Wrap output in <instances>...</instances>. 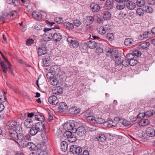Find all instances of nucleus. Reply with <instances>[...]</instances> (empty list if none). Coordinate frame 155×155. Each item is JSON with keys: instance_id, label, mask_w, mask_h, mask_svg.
I'll return each mask as SVG.
<instances>
[{"instance_id": "obj_63", "label": "nucleus", "mask_w": 155, "mask_h": 155, "mask_svg": "<svg viewBox=\"0 0 155 155\" xmlns=\"http://www.w3.org/2000/svg\"><path fill=\"white\" fill-rule=\"evenodd\" d=\"M37 155H48L47 151H42Z\"/></svg>"}, {"instance_id": "obj_2", "label": "nucleus", "mask_w": 155, "mask_h": 155, "mask_svg": "<svg viewBox=\"0 0 155 155\" xmlns=\"http://www.w3.org/2000/svg\"><path fill=\"white\" fill-rule=\"evenodd\" d=\"M75 127L74 121L73 120H71L68 122L65 123L63 126L64 128L66 130H73Z\"/></svg>"}, {"instance_id": "obj_31", "label": "nucleus", "mask_w": 155, "mask_h": 155, "mask_svg": "<svg viewBox=\"0 0 155 155\" xmlns=\"http://www.w3.org/2000/svg\"><path fill=\"white\" fill-rule=\"evenodd\" d=\"M134 41L132 39L130 38H126L125 40L124 44L126 45L130 46L133 45Z\"/></svg>"}, {"instance_id": "obj_61", "label": "nucleus", "mask_w": 155, "mask_h": 155, "mask_svg": "<svg viewBox=\"0 0 155 155\" xmlns=\"http://www.w3.org/2000/svg\"><path fill=\"white\" fill-rule=\"evenodd\" d=\"M24 138L26 140H31V137L29 134L27 135H26L24 136Z\"/></svg>"}, {"instance_id": "obj_64", "label": "nucleus", "mask_w": 155, "mask_h": 155, "mask_svg": "<svg viewBox=\"0 0 155 155\" xmlns=\"http://www.w3.org/2000/svg\"><path fill=\"white\" fill-rule=\"evenodd\" d=\"M145 133L143 132H139L138 133V135L140 137H143L144 136Z\"/></svg>"}, {"instance_id": "obj_50", "label": "nucleus", "mask_w": 155, "mask_h": 155, "mask_svg": "<svg viewBox=\"0 0 155 155\" xmlns=\"http://www.w3.org/2000/svg\"><path fill=\"white\" fill-rule=\"evenodd\" d=\"M155 113V112L153 110L148 111L145 113V116L150 117L153 115Z\"/></svg>"}, {"instance_id": "obj_29", "label": "nucleus", "mask_w": 155, "mask_h": 155, "mask_svg": "<svg viewBox=\"0 0 155 155\" xmlns=\"http://www.w3.org/2000/svg\"><path fill=\"white\" fill-rule=\"evenodd\" d=\"M150 45V43L149 42H146L139 45L138 46V48L140 49H145L149 47Z\"/></svg>"}, {"instance_id": "obj_1", "label": "nucleus", "mask_w": 155, "mask_h": 155, "mask_svg": "<svg viewBox=\"0 0 155 155\" xmlns=\"http://www.w3.org/2000/svg\"><path fill=\"white\" fill-rule=\"evenodd\" d=\"M74 133L73 134L70 131H67L64 132L63 134L64 137L68 139V140L70 142H75L76 140V137L74 135Z\"/></svg>"}, {"instance_id": "obj_5", "label": "nucleus", "mask_w": 155, "mask_h": 155, "mask_svg": "<svg viewBox=\"0 0 155 155\" xmlns=\"http://www.w3.org/2000/svg\"><path fill=\"white\" fill-rule=\"evenodd\" d=\"M50 70L51 73H54L56 76L57 75V77L59 76V78H60V77L61 76L60 73L61 72V70L60 68L58 66H52L50 68Z\"/></svg>"}, {"instance_id": "obj_53", "label": "nucleus", "mask_w": 155, "mask_h": 155, "mask_svg": "<svg viewBox=\"0 0 155 155\" xmlns=\"http://www.w3.org/2000/svg\"><path fill=\"white\" fill-rule=\"evenodd\" d=\"M35 145L32 142H28L26 147H27L28 148H29L30 149H32V147L34 146Z\"/></svg>"}, {"instance_id": "obj_15", "label": "nucleus", "mask_w": 155, "mask_h": 155, "mask_svg": "<svg viewBox=\"0 0 155 155\" xmlns=\"http://www.w3.org/2000/svg\"><path fill=\"white\" fill-rule=\"evenodd\" d=\"M146 134L149 137H153L155 134V131L153 128L149 127L146 130Z\"/></svg>"}, {"instance_id": "obj_22", "label": "nucleus", "mask_w": 155, "mask_h": 155, "mask_svg": "<svg viewBox=\"0 0 155 155\" xmlns=\"http://www.w3.org/2000/svg\"><path fill=\"white\" fill-rule=\"evenodd\" d=\"M32 16L33 18L35 19L39 20L42 18V15L41 13L36 11L33 12Z\"/></svg>"}, {"instance_id": "obj_7", "label": "nucleus", "mask_w": 155, "mask_h": 155, "mask_svg": "<svg viewBox=\"0 0 155 155\" xmlns=\"http://www.w3.org/2000/svg\"><path fill=\"white\" fill-rule=\"evenodd\" d=\"M70 150L78 155L79 154H81V153L82 152V149L81 147L78 146L76 145L71 146L70 147Z\"/></svg>"}, {"instance_id": "obj_62", "label": "nucleus", "mask_w": 155, "mask_h": 155, "mask_svg": "<svg viewBox=\"0 0 155 155\" xmlns=\"http://www.w3.org/2000/svg\"><path fill=\"white\" fill-rule=\"evenodd\" d=\"M74 40V38L71 37H69L67 39L68 41L70 43L72 44L73 42V41Z\"/></svg>"}, {"instance_id": "obj_36", "label": "nucleus", "mask_w": 155, "mask_h": 155, "mask_svg": "<svg viewBox=\"0 0 155 155\" xmlns=\"http://www.w3.org/2000/svg\"><path fill=\"white\" fill-rule=\"evenodd\" d=\"M95 120V124H103L106 123L105 120L101 117H96Z\"/></svg>"}, {"instance_id": "obj_26", "label": "nucleus", "mask_w": 155, "mask_h": 155, "mask_svg": "<svg viewBox=\"0 0 155 155\" xmlns=\"http://www.w3.org/2000/svg\"><path fill=\"white\" fill-rule=\"evenodd\" d=\"M52 92L53 94H61L63 92V89L62 87H58L53 90Z\"/></svg>"}, {"instance_id": "obj_47", "label": "nucleus", "mask_w": 155, "mask_h": 155, "mask_svg": "<svg viewBox=\"0 0 155 155\" xmlns=\"http://www.w3.org/2000/svg\"><path fill=\"white\" fill-rule=\"evenodd\" d=\"M110 53L111 54V57L113 58L117 56V52L115 49H110Z\"/></svg>"}, {"instance_id": "obj_51", "label": "nucleus", "mask_w": 155, "mask_h": 155, "mask_svg": "<svg viewBox=\"0 0 155 155\" xmlns=\"http://www.w3.org/2000/svg\"><path fill=\"white\" fill-rule=\"evenodd\" d=\"M0 65L2 69L3 72H4L5 73H6L8 70L7 68L5 66L4 63L3 62H1L0 63Z\"/></svg>"}, {"instance_id": "obj_8", "label": "nucleus", "mask_w": 155, "mask_h": 155, "mask_svg": "<svg viewBox=\"0 0 155 155\" xmlns=\"http://www.w3.org/2000/svg\"><path fill=\"white\" fill-rule=\"evenodd\" d=\"M77 134L81 137H84L86 133L85 129L83 127H80L76 130Z\"/></svg>"}, {"instance_id": "obj_56", "label": "nucleus", "mask_w": 155, "mask_h": 155, "mask_svg": "<svg viewBox=\"0 0 155 155\" xmlns=\"http://www.w3.org/2000/svg\"><path fill=\"white\" fill-rule=\"evenodd\" d=\"M89 38L95 40H98L100 39V38L99 36L94 35H92L91 36L90 35Z\"/></svg>"}, {"instance_id": "obj_59", "label": "nucleus", "mask_w": 155, "mask_h": 155, "mask_svg": "<svg viewBox=\"0 0 155 155\" xmlns=\"http://www.w3.org/2000/svg\"><path fill=\"white\" fill-rule=\"evenodd\" d=\"M33 40L31 39L28 40L26 42V45H30L33 43Z\"/></svg>"}, {"instance_id": "obj_49", "label": "nucleus", "mask_w": 155, "mask_h": 155, "mask_svg": "<svg viewBox=\"0 0 155 155\" xmlns=\"http://www.w3.org/2000/svg\"><path fill=\"white\" fill-rule=\"evenodd\" d=\"M124 65L125 66H127L129 64V58L127 60L125 59L124 60H122V61L121 65Z\"/></svg>"}, {"instance_id": "obj_37", "label": "nucleus", "mask_w": 155, "mask_h": 155, "mask_svg": "<svg viewBox=\"0 0 155 155\" xmlns=\"http://www.w3.org/2000/svg\"><path fill=\"white\" fill-rule=\"evenodd\" d=\"M125 6L126 5L124 3L121 2L117 4L116 6V8L118 10H121L123 9L125 7Z\"/></svg>"}, {"instance_id": "obj_9", "label": "nucleus", "mask_w": 155, "mask_h": 155, "mask_svg": "<svg viewBox=\"0 0 155 155\" xmlns=\"http://www.w3.org/2000/svg\"><path fill=\"white\" fill-rule=\"evenodd\" d=\"M113 0H107L104 5L105 8L107 10L112 9L114 7Z\"/></svg>"}, {"instance_id": "obj_3", "label": "nucleus", "mask_w": 155, "mask_h": 155, "mask_svg": "<svg viewBox=\"0 0 155 155\" xmlns=\"http://www.w3.org/2000/svg\"><path fill=\"white\" fill-rule=\"evenodd\" d=\"M110 29L109 25H106L103 26H100L98 27L97 30V32L100 34L104 35L106 32H108Z\"/></svg>"}, {"instance_id": "obj_21", "label": "nucleus", "mask_w": 155, "mask_h": 155, "mask_svg": "<svg viewBox=\"0 0 155 155\" xmlns=\"http://www.w3.org/2000/svg\"><path fill=\"white\" fill-rule=\"evenodd\" d=\"M88 47L90 48L93 49L96 48L97 46V43L94 41H90L87 43Z\"/></svg>"}, {"instance_id": "obj_54", "label": "nucleus", "mask_w": 155, "mask_h": 155, "mask_svg": "<svg viewBox=\"0 0 155 155\" xmlns=\"http://www.w3.org/2000/svg\"><path fill=\"white\" fill-rule=\"evenodd\" d=\"M71 44L74 48H77L79 45L78 42L75 40L73 41Z\"/></svg>"}, {"instance_id": "obj_48", "label": "nucleus", "mask_w": 155, "mask_h": 155, "mask_svg": "<svg viewBox=\"0 0 155 155\" xmlns=\"http://www.w3.org/2000/svg\"><path fill=\"white\" fill-rule=\"evenodd\" d=\"M54 27L52 28H45L44 31L45 32H46L47 31H50L52 30H53L54 29H59L60 27L56 25L54 26Z\"/></svg>"}, {"instance_id": "obj_19", "label": "nucleus", "mask_w": 155, "mask_h": 155, "mask_svg": "<svg viewBox=\"0 0 155 155\" xmlns=\"http://www.w3.org/2000/svg\"><path fill=\"white\" fill-rule=\"evenodd\" d=\"M126 6L127 9L130 10H133L136 7L135 4L131 1H130L127 3Z\"/></svg>"}, {"instance_id": "obj_10", "label": "nucleus", "mask_w": 155, "mask_h": 155, "mask_svg": "<svg viewBox=\"0 0 155 155\" xmlns=\"http://www.w3.org/2000/svg\"><path fill=\"white\" fill-rule=\"evenodd\" d=\"M35 126L38 132H41L45 130V125L42 122L37 123Z\"/></svg>"}, {"instance_id": "obj_57", "label": "nucleus", "mask_w": 155, "mask_h": 155, "mask_svg": "<svg viewBox=\"0 0 155 155\" xmlns=\"http://www.w3.org/2000/svg\"><path fill=\"white\" fill-rule=\"evenodd\" d=\"M145 116V113H139L137 116L138 118L140 119H141L143 118Z\"/></svg>"}, {"instance_id": "obj_44", "label": "nucleus", "mask_w": 155, "mask_h": 155, "mask_svg": "<svg viewBox=\"0 0 155 155\" xmlns=\"http://www.w3.org/2000/svg\"><path fill=\"white\" fill-rule=\"evenodd\" d=\"M143 9L147 13H152L153 11L152 8L149 6H145L143 7Z\"/></svg>"}, {"instance_id": "obj_12", "label": "nucleus", "mask_w": 155, "mask_h": 155, "mask_svg": "<svg viewBox=\"0 0 155 155\" xmlns=\"http://www.w3.org/2000/svg\"><path fill=\"white\" fill-rule=\"evenodd\" d=\"M48 101L50 104L55 105L58 104V101L56 96L53 95L49 97Z\"/></svg>"}, {"instance_id": "obj_58", "label": "nucleus", "mask_w": 155, "mask_h": 155, "mask_svg": "<svg viewBox=\"0 0 155 155\" xmlns=\"http://www.w3.org/2000/svg\"><path fill=\"white\" fill-rule=\"evenodd\" d=\"M13 4L15 6H17L19 4V0H12Z\"/></svg>"}, {"instance_id": "obj_4", "label": "nucleus", "mask_w": 155, "mask_h": 155, "mask_svg": "<svg viewBox=\"0 0 155 155\" xmlns=\"http://www.w3.org/2000/svg\"><path fill=\"white\" fill-rule=\"evenodd\" d=\"M42 66L44 67H47L51 64V58L48 54H46L42 58Z\"/></svg>"}, {"instance_id": "obj_27", "label": "nucleus", "mask_w": 155, "mask_h": 155, "mask_svg": "<svg viewBox=\"0 0 155 155\" xmlns=\"http://www.w3.org/2000/svg\"><path fill=\"white\" fill-rule=\"evenodd\" d=\"M141 54V52L138 51H134L132 53H130L128 54L126 56L127 58H129L130 57H133L134 55L137 56H140Z\"/></svg>"}, {"instance_id": "obj_13", "label": "nucleus", "mask_w": 155, "mask_h": 155, "mask_svg": "<svg viewBox=\"0 0 155 155\" xmlns=\"http://www.w3.org/2000/svg\"><path fill=\"white\" fill-rule=\"evenodd\" d=\"M10 137V139L15 140L17 142L16 140L18 141L19 139V136L18 137V134L17 132L14 130L12 132H10L9 134Z\"/></svg>"}, {"instance_id": "obj_11", "label": "nucleus", "mask_w": 155, "mask_h": 155, "mask_svg": "<svg viewBox=\"0 0 155 155\" xmlns=\"http://www.w3.org/2000/svg\"><path fill=\"white\" fill-rule=\"evenodd\" d=\"M38 55L39 56H41L43 55L46 54V48L45 45H43L41 46L38 48Z\"/></svg>"}, {"instance_id": "obj_55", "label": "nucleus", "mask_w": 155, "mask_h": 155, "mask_svg": "<svg viewBox=\"0 0 155 155\" xmlns=\"http://www.w3.org/2000/svg\"><path fill=\"white\" fill-rule=\"evenodd\" d=\"M74 25L77 27L79 26L81 24L80 21L78 20H74Z\"/></svg>"}, {"instance_id": "obj_43", "label": "nucleus", "mask_w": 155, "mask_h": 155, "mask_svg": "<svg viewBox=\"0 0 155 155\" xmlns=\"http://www.w3.org/2000/svg\"><path fill=\"white\" fill-rule=\"evenodd\" d=\"M95 117H94L91 116H88L87 117V120L88 121L91 123L95 124Z\"/></svg>"}, {"instance_id": "obj_46", "label": "nucleus", "mask_w": 155, "mask_h": 155, "mask_svg": "<svg viewBox=\"0 0 155 155\" xmlns=\"http://www.w3.org/2000/svg\"><path fill=\"white\" fill-rule=\"evenodd\" d=\"M108 40L110 41H112L114 39V35L112 33H108L107 35Z\"/></svg>"}, {"instance_id": "obj_18", "label": "nucleus", "mask_w": 155, "mask_h": 155, "mask_svg": "<svg viewBox=\"0 0 155 155\" xmlns=\"http://www.w3.org/2000/svg\"><path fill=\"white\" fill-rule=\"evenodd\" d=\"M62 35L60 33H55L53 34L52 36L53 40L56 42L59 41L62 38Z\"/></svg>"}, {"instance_id": "obj_6", "label": "nucleus", "mask_w": 155, "mask_h": 155, "mask_svg": "<svg viewBox=\"0 0 155 155\" xmlns=\"http://www.w3.org/2000/svg\"><path fill=\"white\" fill-rule=\"evenodd\" d=\"M28 141L24 138V136L23 135H20L18 141H17V143L19 145H21L23 147H25L27 145Z\"/></svg>"}, {"instance_id": "obj_41", "label": "nucleus", "mask_w": 155, "mask_h": 155, "mask_svg": "<svg viewBox=\"0 0 155 155\" xmlns=\"http://www.w3.org/2000/svg\"><path fill=\"white\" fill-rule=\"evenodd\" d=\"M64 25L69 29H72L74 28L73 25L69 22H66L64 23Z\"/></svg>"}, {"instance_id": "obj_30", "label": "nucleus", "mask_w": 155, "mask_h": 155, "mask_svg": "<svg viewBox=\"0 0 155 155\" xmlns=\"http://www.w3.org/2000/svg\"><path fill=\"white\" fill-rule=\"evenodd\" d=\"M68 144L67 142L64 141L61 143V149L62 151L65 152L67 150L68 147Z\"/></svg>"}, {"instance_id": "obj_24", "label": "nucleus", "mask_w": 155, "mask_h": 155, "mask_svg": "<svg viewBox=\"0 0 155 155\" xmlns=\"http://www.w3.org/2000/svg\"><path fill=\"white\" fill-rule=\"evenodd\" d=\"M67 104L64 102L61 103L59 105V109L61 112H63L68 109Z\"/></svg>"}, {"instance_id": "obj_52", "label": "nucleus", "mask_w": 155, "mask_h": 155, "mask_svg": "<svg viewBox=\"0 0 155 155\" xmlns=\"http://www.w3.org/2000/svg\"><path fill=\"white\" fill-rule=\"evenodd\" d=\"M54 20L58 24L62 23L63 22V20L61 18H57L55 19Z\"/></svg>"}, {"instance_id": "obj_60", "label": "nucleus", "mask_w": 155, "mask_h": 155, "mask_svg": "<svg viewBox=\"0 0 155 155\" xmlns=\"http://www.w3.org/2000/svg\"><path fill=\"white\" fill-rule=\"evenodd\" d=\"M120 123H122L123 125L126 126L129 125L130 124V123L128 121H127L125 120H123L122 122Z\"/></svg>"}, {"instance_id": "obj_45", "label": "nucleus", "mask_w": 155, "mask_h": 155, "mask_svg": "<svg viewBox=\"0 0 155 155\" xmlns=\"http://www.w3.org/2000/svg\"><path fill=\"white\" fill-rule=\"evenodd\" d=\"M136 3L137 6L141 7L145 5V2L144 0H137Z\"/></svg>"}, {"instance_id": "obj_17", "label": "nucleus", "mask_w": 155, "mask_h": 155, "mask_svg": "<svg viewBox=\"0 0 155 155\" xmlns=\"http://www.w3.org/2000/svg\"><path fill=\"white\" fill-rule=\"evenodd\" d=\"M7 125L8 129H13L16 127L17 123L15 121H11L8 122Z\"/></svg>"}, {"instance_id": "obj_39", "label": "nucleus", "mask_w": 155, "mask_h": 155, "mask_svg": "<svg viewBox=\"0 0 155 155\" xmlns=\"http://www.w3.org/2000/svg\"><path fill=\"white\" fill-rule=\"evenodd\" d=\"M35 119L37 120L40 121L41 122H43L45 119L43 116L40 114H38L35 116Z\"/></svg>"}, {"instance_id": "obj_32", "label": "nucleus", "mask_w": 155, "mask_h": 155, "mask_svg": "<svg viewBox=\"0 0 155 155\" xmlns=\"http://www.w3.org/2000/svg\"><path fill=\"white\" fill-rule=\"evenodd\" d=\"M130 57V58H129V64L130 66H134L137 64V61L134 58V57H133V58L132 57Z\"/></svg>"}, {"instance_id": "obj_28", "label": "nucleus", "mask_w": 155, "mask_h": 155, "mask_svg": "<svg viewBox=\"0 0 155 155\" xmlns=\"http://www.w3.org/2000/svg\"><path fill=\"white\" fill-rule=\"evenodd\" d=\"M96 138L98 141L102 142L105 140L106 138L105 135L101 134H97V135Z\"/></svg>"}, {"instance_id": "obj_14", "label": "nucleus", "mask_w": 155, "mask_h": 155, "mask_svg": "<svg viewBox=\"0 0 155 155\" xmlns=\"http://www.w3.org/2000/svg\"><path fill=\"white\" fill-rule=\"evenodd\" d=\"M80 109L77 107H72L69 110V113L72 114H77L80 113Z\"/></svg>"}, {"instance_id": "obj_42", "label": "nucleus", "mask_w": 155, "mask_h": 155, "mask_svg": "<svg viewBox=\"0 0 155 155\" xmlns=\"http://www.w3.org/2000/svg\"><path fill=\"white\" fill-rule=\"evenodd\" d=\"M59 80L57 77V79L55 78H52L50 79V81L51 84L53 86H55L57 85L58 81Z\"/></svg>"}, {"instance_id": "obj_33", "label": "nucleus", "mask_w": 155, "mask_h": 155, "mask_svg": "<svg viewBox=\"0 0 155 155\" xmlns=\"http://www.w3.org/2000/svg\"><path fill=\"white\" fill-rule=\"evenodd\" d=\"M38 131L35 126V127L31 128V129L29 130L30 134L32 136L35 135L38 133Z\"/></svg>"}, {"instance_id": "obj_34", "label": "nucleus", "mask_w": 155, "mask_h": 155, "mask_svg": "<svg viewBox=\"0 0 155 155\" xmlns=\"http://www.w3.org/2000/svg\"><path fill=\"white\" fill-rule=\"evenodd\" d=\"M111 17L110 13L108 11H106L104 12L103 16V18L105 20H108L110 19Z\"/></svg>"}, {"instance_id": "obj_25", "label": "nucleus", "mask_w": 155, "mask_h": 155, "mask_svg": "<svg viewBox=\"0 0 155 155\" xmlns=\"http://www.w3.org/2000/svg\"><path fill=\"white\" fill-rule=\"evenodd\" d=\"M32 121L30 119H28L24 122V125L27 128H31L32 126Z\"/></svg>"}, {"instance_id": "obj_40", "label": "nucleus", "mask_w": 155, "mask_h": 155, "mask_svg": "<svg viewBox=\"0 0 155 155\" xmlns=\"http://www.w3.org/2000/svg\"><path fill=\"white\" fill-rule=\"evenodd\" d=\"M149 122V120L147 119H142L139 122V123L140 125L144 126L148 124Z\"/></svg>"}, {"instance_id": "obj_16", "label": "nucleus", "mask_w": 155, "mask_h": 155, "mask_svg": "<svg viewBox=\"0 0 155 155\" xmlns=\"http://www.w3.org/2000/svg\"><path fill=\"white\" fill-rule=\"evenodd\" d=\"M94 20V18L91 16H87L84 20V22L86 25L92 23Z\"/></svg>"}, {"instance_id": "obj_38", "label": "nucleus", "mask_w": 155, "mask_h": 155, "mask_svg": "<svg viewBox=\"0 0 155 155\" xmlns=\"http://www.w3.org/2000/svg\"><path fill=\"white\" fill-rule=\"evenodd\" d=\"M137 15L138 16L141 17L144 15V11L141 8H137L136 11Z\"/></svg>"}, {"instance_id": "obj_35", "label": "nucleus", "mask_w": 155, "mask_h": 155, "mask_svg": "<svg viewBox=\"0 0 155 155\" xmlns=\"http://www.w3.org/2000/svg\"><path fill=\"white\" fill-rule=\"evenodd\" d=\"M114 60L115 61V63L116 65H121L122 61L121 58L119 56H117L115 57Z\"/></svg>"}, {"instance_id": "obj_20", "label": "nucleus", "mask_w": 155, "mask_h": 155, "mask_svg": "<svg viewBox=\"0 0 155 155\" xmlns=\"http://www.w3.org/2000/svg\"><path fill=\"white\" fill-rule=\"evenodd\" d=\"M90 7L94 12H97L100 9L99 5L95 3H92L90 5Z\"/></svg>"}, {"instance_id": "obj_23", "label": "nucleus", "mask_w": 155, "mask_h": 155, "mask_svg": "<svg viewBox=\"0 0 155 155\" xmlns=\"http://www.w3.org/2000/svg\"><path fill=\"white\" fill-rule=\"evenodd\" d=\"M150 34V33L148 31H145L142 34H140L138 36V38L140 40L146 39L148 37L149 34Z\"/></svg>"}]
</instances>
